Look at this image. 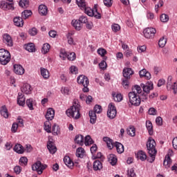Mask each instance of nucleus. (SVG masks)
I'll return each instance as SVG.
<instances>
[{
	"label": "nucleus",
	"instance_id": "obj_64",
	"mask_svg": "<svg viewBox=\"0 0 177 177\" xmlns=\"http://www.w3.org/2000/svg\"><path fill=\"white\" fill-rule=\"evenodd\" d=\"M14 171L16 175H20V173L21 172V167L20 166H15L14 167Z\"/></svg>",
	"mask_w": 177,
	"mask_h": 177
},
{
	"label": "nucleus",
	"instance_id": "obj_7",
	"mask_svg": "<svg viewBox=\"0 0 177 177\" xmlns=\"http://www.w3.org/2000/svg\"><path fill=\"white\" fill-rule=\"evenodd\" d=\"M128 97L131 104L133 106H140V97L136 93L129 92L128 94Z\"/></svg>",
	"mask_w": 177,
	"mask_h": 177
},
{
	"label": "nucleus",
	"instance_id": "obj_49",
	"mask_svg": "<svg viewBox=\"0 0 177 177\" xmlns=\"http://www.w3.org/2000/svg\"><path fill=\"white\" fill-rule=\"evenodd\" d=\"M169 20V17L167 14H162L160 15V21L162 23H167V21Z\"/></svg>",
	"mask_w": 177,
	"mask_h": 177
},
{
	"label": "nucleus",
	"instance_id": "obj_11",
	"mask_svg": "<svg viewBox=\"0 0 177 177\" xmlns=\"http://www.w3.org/2000/svg\"><path fill=\"white\" fill-rule=\"evenodd\" d=\"M157 30L154 28H147L144 30V36L147 39H151L154 38Z\"/></svg>",
	"mask_w": 177,
	"mask_h": 177
},
{
	"label": "nucleus",
	"instance_id": "obj_56",
	"mask_svg": "<svg viewBox=\"0 0 177 177\" xmlns=\"http://www.w3.org/2000/svg\"><path fill=\"white\" fill-rule=\"evenodd\" d=\"M100 68L101 70H106L107 68V63H106V61L102 60L100 64H99Z\"/></svg>",
	"mask_w": 177,
	"mask_h": 177
},
{
	"label": "nucleus",
	"instance_id": "obj_3",
	"mask_svg": "<svg viewBox=\"0 0 177 177\" xmlns=\"http://www.w3.org/2000/svg\"><path fill=\"white\" fill-rule=\"evenodd\" d=\"M146 146L148 154L151 158L149 162H153L154 160H156V156H157V149H156L157 144L156 143V140H154L153 138L149 137L147 142Z\"/></svg>",
	"mask_w": 177,
	"mask_h": 177
},
{
	"label": "nucleus",
	"instance_id": "obj_15",
	"mask_svg": "<svg viewBox=\"0 0 177 177\" xmlns=\"http://www.w3.org/2000/svg\"><path fill=\"white\" fill-rule=\"evenodd\" d=\"M17 102L19 106H24L26 104V97H24L23 93H18Z\"/></svg>",
	"mask_w": 177,
	"mask_h": 177
},
{
	"label": "nucleus",
	"instance_id": "obj_1",
	"mask_svg": "<svg viewBox=\"0 0 177 177\" xmlns=\"http://www.w3.org/2000/svg\"><path fill=\"white\" fill-rule=\"evenodd\" d=\"M76 3L79 8L84 9V13L88 16H94L96 19H100V13L97 12V8H96V7H95L93 10L89 7H86V3L84 0H76Z\"/></svg>",
	"mask_w": 177,
	"mask_h": 177
},
{
	"label": "nucleus",
	"instance_id": "obj_47",
	"mask_svg": "<svg viewBox=\"0 0 177 177\" xmlns=\"http://www.w3.org/2000/svg\"><path fill=\"white\" fill-rule=\"evenodd\" d=\"M112 96L115 102H121L122 100V95L121 93L115 94V93H113Z\"/></svg>",
	"mask_w": 177,
	"mask_h": 177
},
{
	"label": "nucleus",
	"instance_id": "obj_8",
	"mask_svg": "<svg viewBox=\"0 0 177 177\" xmlns=\"http://www.w3.org/2000/svg\"><path fill=\"white\" fill-rule=\"evenodd\" d=\"M48 165H43L40 161H37L32 166V169L36 171L38 175H42V172L46 169Z\"/></svg>",
	"mask_w": 177,
	"mask_h": 177
},
{
	"label": "nucleus",
	"instance_id": "obj_9",
	"mask_svg": "<svg viewBox=\"0 0 177 177\" xmlns=\"http://www.w3.org/2000/svg\"><path fill=\"white\" fill-rule=\"evenodd\" d=\"M167 91H174V93H177V82H172V76H169L167 82Z\"/></svg>",
	"mask_w": 177,
	"mask_h": 177
},
{
	"label": "nucleus",
	"instance_id": "obj_21",
	"mask_svg": "<svg viewBox=\"0 0 177 177\" xmlns=\"http://www.w3.org/2000/svg\"><path fill=\"white\" fill-rule=\"evenodd\" d=\"M21 91L22 93H25L26 95H30L31 93V86L28 84H25L21 88Z\"/></svg>",
	"mask_w": 177,
	"mask_h": 177
},
{
	"label": "nucleus",
	"instance_id": "obj_22",
	"mask_svg": "<svg viewBox=\"0 0 177 177\" xmlns=\"http://www.w3.org/2000/svg\"><path fill=\"white\" fill-rule=\"evenodd\" d=\"M47 148L51 154H55V153L57 151V149L56 148L55 145H53V142L52 141H48L47 144Z\"/></svg>",
	"mask_w": 177,
	"mask_h": 177
},
{
	"label": "nucleus",
	"instance_id": "obj_33",
	"mask_svg": "<svg viewBox=\"0 0 177 177\" xmlns=\"http://www.w3.org/2000/svg\"><path fill=\"white\" fill-rule=\"evenodd\" d=\"M14 151L18 154H23V153H24V147L20 144H17L14 147Z\"/></svg>",
	"mask_w": 177,
	"mask_h": 177
},
{
	"label": "nucleus",
	"instance_id": "obj_20",
	"mask_svg": "<svg viewBox=\"0 0 177 177\" xmlns=\"http://www.w3.org/2000/svg\"><path fill=\"white\" fill-rule=\"evenodd\" d=\"M171 164H172V160H171V157H169V154L168 153L165 158V160L163 161V165L165 168L168 169V168L171 167Z\"/></svg>",
	"mask_w": 177,
	"mask_h": 177
},
{
	"label": "nucleus",
	"instance_id": "obj_19",
	"mask_svg": "<svg viewBox=\"0 0 177 177\" xmlns=\"http://www.w3.org/2000/svg\"><path fill=\"white\" fill-rule=\"evenodd\" d=\"M139 75L140 78H146V80H150L151 78V75L146 69H142L139 71Z\"/></svg>",
	"mask_w": 177,
	"mask_h": 177
},
{
	"label": "nucleus",
	"instance_id": "obj_62",
	"mask_svg": "<svg viewBox=\"0 0 177 177\" xmlns=\"http://www.w3.org/2000/svg\"><path fill=\"white\" fill-rule=\"evenodd\" d=\"M127 175L130 177H136V174H135V170H133V169L128 170Z\"/></svg>",
	"mask_w": 177,
	"mask_h": 177
},
{
	"label": "nucleus",
	"instance_id": "obj_2",
	"mask_svg": "<svg viewBox=\"0 0 177 177\" xmlns=\"http://www.w3.org/2000/svg\"><path fill=\"white\" fill-rule=\"evenodd\" d=\"M80 110H81V105L80 104V101L75 99L73 100V106L68 110H66V115L68 117H72L74 120H78L81 117V113H80Z\"/></svg>",
	"mask_w": 177,
	"mask_h": 177
},
{
	"label": "nucleus",
	"instance_id": "obj_48",
	"mask_svg": "<svg viewBox=\"0 0 177 177\" xmlns=\"http://www.w3.org/2000/svg\"><path fill=\"white\" fill-rule=\"evenodd\" d=\"M28 162V159H27V157L26 156L21 157L19 159V164L20 165H22V167H26Z\"/></svg>",
	"mask_w": 177,
	"mask_h": 177
},
{
	"label": "nucleus",
	"instance_id": "obj_23",
	"mask_svg": "<svg viewBox=\"0 0 177 177\" xmlns=\"http://www.w3.org/2000/svg\"><path fill=\"white\" fill-rule=\"evenodd\" d=\"M104 142L106 144V146L109 150H112V149L114 147V144L113 143V140L109 137H104L103 138Z\"/></svg>",
	"mask_w": 177,
	"mask_h": 177
},
{
	"label": "nucleus",
	"instance_id": "obj_6",
	"mask_svg": "<svg viewBox=\"0 0 177 177\" xmlns=\"http://www.w3.org/2000/svg\"><path fill=\"white\" fill-rule=\"evenodd\" d=\"M77 81L79 85H82V86H84L82 88L83 92H89V88H88V86L89 85V79H88V77L81 75L77 77Z\"/></svg>",
	"mask_w": 177,
	"mask_h": 177
},
{
	"label": "nucleus",
	"instance_id": "obj_5",
	"mask_svg": "<svg viewBox=\"0 0 177 177\" xmlns=\"http://www.w3.org/2000/svg\"><path fill=\"white\" fill-rule=\"evenodd\" d=\"M9 62H10V53L3 48L0 49V64L6 66Z\"/></svg>",
	"mask_w": 177,
	"mask_h": 177
},
{
	"label": "nucleus",
	"instance_id": "obj_55",
	"mask_svg": "<svg viewBox=\"0 0 177 177\" xmlns=\"http://www.w3.org/2000/svg\"><path fill=\"white\" fill-rule=\"evenodd\" d=\"M167 44V39L161 38L159 40L158 45L160 48H164L165 46V44Z\"/></svg>",
	"mask_w": 177,
	"mask_h": 177
},
{
	"label": "nucleus",
	"instance_id": "obj_44",
	"mask_svg": "<svg viewBox=\"0 0 177 177\" xmlns=\"http://www.w3.org/2000/svg\"><path fill=\"white\" fill-rule=\"evenodd\" d=\"M127 134L130 136H135L136 135V131L135 130V127H130L129 129H127Z\"/></svg>",
	"mask_w": 177,
	"mask_h": 177
},
{
	"label": "nucleus",
	"instance_id": "obj_39",
	"mask_svg": "<svg viewBox=\"0 0 177 177\" xmlns=\"http://www.w3.org/2000/svg\"><path fill=\"white\" fill-rule=\"evenodd\" d=\"M116 150L119 154L124 153V145L120 142H115Z\"/></svg>",
	"mask_w": 177,
	"mask_h": 177
},
{
	"label": "nucleus",
	"instance_id": "obj_25",
	"mask_svg": "<svg viewBox=\"0 0 177 177\" xmlns=\"http://www.w3.org/2000/svg\"><path fill=\"white\" fill-rule=\"evenodd\" d=\"M108 161L112 165H115L117 164V156L115 154L111 153L107 156Z\"/></svg>",
	"mask_w": 177,
	"mask_h": 177
},
{
	"label": "nucleus",
	"instance_id": "obj_4",
	"mask_svg": "<svg viewBox=\"0 0 177 177\" xmlns=\"http://www.w3.org/2000/svg\"><path fill=\"white\" fill-rule=\"evenodd\" d=\"M103 111V109H102V106L100 105H95L94 106L93 111H90L88 113L89 117H90V122L91 124H95L96 122L97 114H100Z\"/></svg>",
	"mask_w": 177,
	"mask_h": 177
},
{
	"label": "nucleus",
	"instance_id": "obj_60",
	"mask_svg": "<svg viewBox=\"0 0 177 177\" xmlns=\"http://www.w3.org/2000/svg\"><path fill=\"white\" fill-rule=\"evenodd\" d=\"M67 55H68V53H66V51L63 50L60 51L59 57L62 59V60H66Z\"/></svg>",
	"mask_w": 177,
	"mask_h": 177
},
{
	"label": "nucleus",
	"instance_id": "obj_58",
	"mask_svg": "<svg viewBox=\"0 0 177 177\" xmlns=\"http://www.w3.org/2000/svg\"><path fill=\"white\" fill-rule=\"evenodd\" d=\"M18 128H19V124L16 122L13 123L11 128V132H12L13 133H16V132H17Z\"/></svg>",
	"mask_w": 177,
	"mask_h": 177
},
{
	"label": "nucleus",
	"instance_id": "obj_24",
	"mask_svg": "<svg viewBox=\"0 0 177 177\" xmlns=\"http://www.w3.org/2000/svg\"><path fill=\"white\" fill-rule=\"evenodd\" d=\"M39 13L41 16H46L48 15V7L44 4L39 6Z\"/></svg>",
	"mask_w": 177,
	"mask_h": 177
},
{
	"label": "nucleus",
	"instance_id": "obj_38",
	"mask_svg": "<svg viewBox=\"0 0 177 177\" xmlns=\"http://www.w3.org/2000/svg\"><path fill=\"white\" fill-rule=\"evenodd\" d=\"M24 49L28 52H35V46L32 43H30L24 46Z\"/></svg>",
	"mask_w": 177,
	"mask_h": 177
},
{
	"label": "nucleus",
	"instance_id": "obj_30",
	"mask_svg": "<svg viewBox=\"0 0 177 177\" xmlns=\"http://www.w3.org/2000/svg\"><path fill=\"white\" fill-rule=\"evenodd\" d=\"M40 71L41 75L43 77V78H44V80H48L50 77L49 71H48V69L45 68H41Z\"/></svg>",
	"mask_w": 177,
	"mask_h": 177
},
{
	"label": "nucleus",
	"instance_id": "obj_53",
	"mask_svg": "<svg viewBox=\"0 0 177 177\" xmlns=\"http://www.w3.org/2000/svg\"><path fill=\"white\" fill-rule=\"evenodd\" d=\"M26 104L29 109V110H34V106L32 105V98H29L26 100Z\"/></svg>",
	"mask_w": 177,
	"mask_h": 177
},
{
	"label": "nucleus",
	"instance_id": "obj_34",
	"mask_svg": "<svg viewBox=\"0 0 177 177\" xmlns=\"http://www.w3.org/2000/svg\"><path fill=\"white\" fill-rule=\"evenodd\" d=\"M73 35H74V33H73V32H68L66 35V38L68 39V44L69 45L75 46V45H77V44L74 41V39H73Z\"/></svg>",
	"mask_w": 177,
	"mask_h": 177
},
{
	"label": "nucleus",
	"instance_id": "obj_12",
	"mask_svg": "<svg viewBox=\"0 0 177 177\" xmlns=\"http://www.w3.org/2000/svg\"><path fill=\"white\" fill-rule=\"evenodd\" d=\"M8 3L5 1L0 2V8L3 10H15V3L13 1H10Z\"/></svg>",
	"mask_w": 177,
	"mask_h": 177
},
{
	"label": "nucleus",
	"instance_id": "obj_28",
	"mask_svg": "<svg viewBox=\"0 0 177 177\" xmlns=\"http://www.w3.org/2000/svg\"><path fill=\"white\" fill-rule=\"evenodd\" d=\"M93 168L94 171H100L103 168V165L101 161L97 160L93 162Z\"/></svg>",
	"mask_w": 177,
	"mask_h": 177
},
{
	"label": "nucleus",
	"instance_id": "obj_26",
	"mask_svg": "<svg viewBox=\"0 0 177 177\" xmlns=\"http://www.w3.org/2000/svg\"><path fill=\"white\" fill-rule=\"evenodd\" d=\"M136 156L138 160H140L141 161H146V160H147V155H146V152L143 151H139Z\"/></svg>",
	"mask_w": 177,
	"mask_h": 177
},
{
	"label": "nucleus",
	"instance_id": "obj_46",
	"mask_svg": "<svg viewBox=\"0 0 177 177\" xmlns=\"http://www.w3.org/2000/svg\"><path fill=\"white\" fill-rule=\"evenodd\" d=\"M98 55H100L102 57H104V60H107V57H104V55L107 53V51L104 48H99L97 50Z\"/></svg>",
	"mask_w": 177,
	"mask_h": 177
},
{
	"label": "nucleus",
	"instance_id": "obj_61",
	"mask_svg": "<svg viewBox=\"0 0 177 177\" xmlns=\"http://www.w3.org/2000/svg\"><path fill=\"white\" fill-rule=\"evenodd\" d=\"M79 20L80 21V22L84 24H86V23H88V18L84 15H82L80 18Z\"/></svg>",
	"mask_w": 177,
	"mask_h": 177
},
{
	"label": "nucleus",
	"instance_id": "obj_17",
	"mask_svg": "<svg viewBox=\"0 0 177 177\" xmlns=\"http://www.w3.org/2000/svg\"><path fill=\"white\" fill-rule=\"evenodd\" d=\"M141 86L143 89V91L147 94L150 93V91H152V89H153V83H147L145 84H142Z\"/></svg>",
	"mask_w": 177,
	"mask_h": 177
},
{
	"label": "nucleus",
	"instance_id": "obj_57",
	"mask_svg": "<svg viewBox=\"0 0 177 177\" xmlns=\"http://www.w3.org/2000/svg\"><path fill=\"white\" fill-rule=\"evenodd\" d=\"M28 32L30 35H31L32 37H34L37 35V34H38V30H37V28H32L28 30Z\"/></svg>",
	"mask_w": 177,
	"mask_h": 177
},
{
	"label": "nucleus",
	"instance_id": "obj_31",
	"mask_svg": "<svg viewBox=\"0 0 177 177\" xmlns=\"http://www.w3.org/2000/svg\"><path fill=\"white\" fill-rule=\"evenodd\" d=\"M72 25L73 26L74 28H75V30H77V31H80V30L82 28V23H81L79 19L73 20Z\"/></svg>",
	"mask_w": 177,
	"mask_h": 177
},
{
	"label": "nucleus",
	"instance_id": "obj_45",
	"mask_svg": "<svg viewBox=\"0 0 177 177\" xmlns=\"http://www.w3.org/2000/svg\"><path fill=\"white\" fill-rule=\"evenodd\" d=\"M52 133L53 135L55 136L59 135L60 133V129L59 128V126H56V124H54L52 128Z\"/></svg>",
	"mask_w": 177,
	"mask_h": 177
},
{
	"label": "nucleus",
	"instance_id": "obj_40",
	"mask_svg": "<svg viewBox=\"0 0 177 177\" xmlns=\"http://www.w3.org/2000/svg\"><path fill=\"white\" fill-rule=\"evenodd\" d=\"M31 15H32V12H31V10H25L24 11H23L21 12V18L22 19H28V17H30V16H31Z\"/></svg>",
	"mask_w": 177,
	"mask_h": 177
},
{
	"label": "nucleus",
	"instance_id": "obj_43",
	"mask_svg": "<svg viewBox=\"0 0 177 177\" xmlns=\"http://www.w3.org/2000/svg\"><path fill=\"white\" fill-rule=\"evenodd\" d=\"M134 93H137L138 95H140V93H142V87H140V86L139 85H135L133 88H132V91Z\"/></svg>",
	"mask_w": 177,
	"mask_h": 177
},
{
	"label": "nucleus",
	"instance_id": "obj_54",
	"mask_svg": "<svg viewBox=\"0 0 177 177\" xmlns=\"http://www.w3.org/2000/svg\"><path fill=\"white\" fill-rule=\"evenodd\" d=\"M75 53H68L67 55V59L68 60H70L71 62L74 61V59H75Z\"/></svg>",
	"mask_w": 177,
	"mask_h": 177
},
{
	"label": "nucleus",
	"instance_id": "obj_41",
	"mask_svg": "<svg viewBox=\"0 0 177 177\" xmlns=\"http://www.w3.org/2000/svg\"><path fill=\"white\" fill-rule=\"evenodd\" d=\"M84 145L85 146H91V145H93V140H92L91 136L88 135L85 137Z\"/></svg>",
	"mask_w": 177,
	"mask_h": 177
},
{
	"label": "nucleus",
	"instance_id": "obj_42",
	"mask_svg": "<svg viewBox=\"0 0 177 177\" xmlns=\"http://www.w3.org/2000/svg\"><path fill=\"white\" fill-rule=\"evenodd\" d=\"M50 49V45H49V44L46 43L42 46L41 53L44 55H46V53L49 52Z\"/></svg>",
	"mask_w": 177,
	"mask_h": 177
},
{
	"label": "nucleus",
	"instance_id": "obj_59",
	"mask_svg": "<svg viewBox=\"0 0 177 177\" xmlns=\"http://www.w3.org/2000/svg\"><path fill=\"white\" fill-rule=\"evenodd\" d=\"M112 30L114 32H118V31H120V30H121V26H120L117 24H114L112 25Z\"/></svg>",
	"mask_w": 177,
	"mask_h": 177
},
{
	"label": "nucleus",
	"instance_id": "obj_27",
	"mask_svg": "<svg viewBox=\"0 0 177 177\" xmlns=\"http://www.w3.org/2000/svg\"><path fill=\"white\" fill-rule=\"evenodd\" d=\"M14 24L17 27H23L24 22L23 21V18L20 17H16L14 18Z\"/></svg>",
	"mask_w": 177,
	"mask_h": 177
},
{
	"label": "nucleus",
	"instance_id": "obj_10",
	"mask_svg": "<svg viewBox=\"0 0 177 177\" xmlns=\"http://www.w3.org/2000/svg\"><path fill=\"white\" fill-rule=\"evenodd\" d=\"M107 116L110 120H114V118L117 117V109L113 103H110L108 106Z\"/></svg>",
	"mask_w": 177,
	"mask_h": 177
},
{
	"label": "nucleus",
	"instance_id": "obj_35",
	"mask_svg": "<svg viewBox=\"0 0 177 177\" xmlns=\"http://www.w3.org/2000/svg\"><path fill=\"white\" fill-rule=\"evenodd\" d=\"M84 154H85V149L82 147H79L76 150V157L79 158H84Z\"/></svg>",
	"mask_w": 177,
	"mask_h": 177
},
{
	"label": "nucleus",
	"instance_id": "obj_63",
	"mask_svg": "<svg viewBox=\"0 0 177 177\" xmlns=\"http://www.w3.org/2000/svg\"><path fill=\"white\" fill-rule=\"evenodd\" d=\"M70 71L71 74H78V68L76 66H72L70 68Z\"/></svg>",
	"mask_w": 177,
	"mask_h": 177
},
{
	"label": "nucleus",
	"instance_id": "obj_37",
	"mask_svg": "<svg viewBox=\"0 0 177 177\" xmlns=\"http://www.w3.org/2000/svg\"><path fill=\"white\" fill-rule=\"evenodd\" d=\"M146 127L149 135H153V133H154V132L153 131V124L150 120L146 122Z\"/></svg>",
	"mask_w": 177,
	"mask_h": 177
},
{
	"label": "nucleus",
	"instance_id": "obj_36",
	"mask_svg": "<svg viewBox=\"0 0 177 177\" xmlns=\"http://www.w3.org/2000/svg\"><path fill=\"white\" fill-rule=\"evenodd\" d=\"M1 115L4 118H8L9 117V112L8 111V109L6 106H3L1 107V109L0 110Z\"/></svg>",
	"mask_w": 177,
	"mask_h": 177
},
{
	"label": "nucleus",
	"instance_id": "obj_52",
	"mask_svg": "<svg viewBox=\"0 0 177 177\" xmlns=\"http://www.w3.org/2000/svg\"><path fill=\"white\" fill-rule=\"evenodd\" d=\"M19 6L21 8H28V1L27 0H20L19 1Z\"/></svg>",
	"mask_w": 177,
	"mask_h": 177
},
{
	"label": "nucleus",
	"instance_id": "obj_18",
	"mask_svg": "<svg viewBox=\"0 0 177 177\" xmlns=\"http://www.w3.org/2000/svg\"><path fill=\"white\" fill-rule=\"evenodd\" d=\"M55 117V110L52 108H49L46 114V118L48 121H52Z\"/></svg>",
	"mask_w": 177,
	"mask_h": 177
},
{
	"label": "nucleus",
	"instance_id": "obj_13",
	"mask_svg": "<svg viewBox=\"0 0 177 177\" xmlns=\"http://www.w3.org/2000/svg\"><path fill=\"white\" fill-rule=\"evenodd\" d=\"M3 41L8 46H13V39H12V37L9 34L6 33L3 35Z\"/></svg>",
	"mask_w": 177,
	"mask_h": 177
},
{
	"label": "nucleus",
	"instance_id": "obj_14",
	"mask_svg": "<svg viewBox=\"0 0 177 177\" xmlns=\"http://www.w3.org/2000/svg\"><path fill=\"white\" fill-rule=\"evenodd\" d=\"M133 75V71L131 68H124L123 69V77L127 80H131V76Z\"/></svg>",
	"mask_w": 177,
	"mask_h": 177
},
{
	"label": "nucleus",
	"instance_id": "obj_29",
	"mask_svg": "<svg viewBox=\"0 0 177 177\" xmlns=\"http://www.w3.org/2000/svg\"><path fill=\"white\" fill-rule=\"evenodd\" d=\"M64 162L68 168H73L74 167V162L71 160L70 156H65L64 158Z\"/></svg>",
	"mask_w": 177,
	"mask_h": 177
},
{
	"label": "nucleus",
	"instance_id": "obj_16",
	"mask_svg": "<svg viewBox=\"0 0 177 177\" xmlns=\"http://www.w3.org/2000/svg\"><path fill=\"white\" fill-rule=\"evenodd\" d=\"M14 73L18 75H23L24 74V68L21 65H14Z\"/></svg>",
	"mask_w": 177,
	"mask_h": 177
},
{
	"label": "nucleus",
	"instance_id": "obj_51",
	"mask_svg": "<svg viewBox=\"0 0 177 177\" xmlns=\"http://www.w3.org/2000/svg\"><path fill=\"white\" fill-rule=\"evenodd\" d=\"M122 84L124 89H128L129 88V79H123Z\"/></svg>",
	"mask_w": 177,
	"mask_h": 177
},
{
	"label": "nucleus",
	"instance_id": "obj_32",
	"mask_svg": "<svg viewBox=\"0 0 177 177\" xmlns=\"http://www.w3.org/2000/svg\"><path fill=\"white\" fill-rule=\"evenodd\" d=\"M75 142L80 146H84V136L82 135H77L75 138Z\"/></svg>",
	"mask_w": 177,
	"mask_h": 177
},
{
	"label": "nucleus",
	"instance_id": "obj_50",
	"mask_svg": "<svg viewBox=\"0 0 177 177\" xmlns=\"http://www.w3.org/2000/svg\"><path fill=\"white\" fill-rule=\"evenodd\" d=\"M44 129L48 132V133H50V132H52L50 131V122L49 120L44 122Z\"/></svg>",
	"mask_w": 177,
	"mask_h": 177
}]
</instances>
